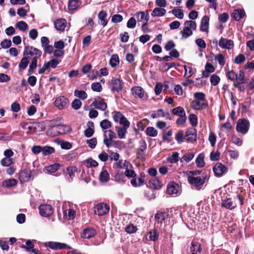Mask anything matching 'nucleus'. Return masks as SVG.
<instances>
[{
	"instance_id": "5fc2aeb1",
	"label": "nucleus",
	"mask_w": 254,
	"mask_h": 254,
	"mask_svg": "<svg viewBox=\"0 0 254 254\" xmlns=\"http://www.w3.org/2000/svg\"><path fill=\"white\" fill-rule=\"evenodd\" d=\"M189 120L192 127H194L197 125V117L195 114H190L189 116Z\"/></svg>"
},
{
	"instance_id": "a211bd4d",
	"label": "nucleus",
	"mask_w": 254,
	"mask_h": 254,
	"mask_svg": "<svg viewBox=\"0 0 254 254\" xmlns=\"http://www.w3.org/2000/svg\"><path fill=\"white\" fill-rule=\"evenodd\" d=\"M222 207L229 210H232L237 207L236 203L232 200L231 198H228L225 200H222L221 202Z\"/></svg>"
},
{
	"instance_id": "5701e85b",
	"label": "nucleus",
	"mask_w": 254,
	"mask_h": 254,
	"mask_svg": "<svg viewBox=\"0 0 254 254\" xmlns=\"http://www.w3.org/2000/svg\"><path fill=\"white\" fill-rule=\"evenodd\" d=\"M201 250L202 248L200 244L194 241H192L190 248L191 254H196L197 253H200Z\"/></svg>"
},
{
	"instance_id": "2eb2a0df",
	"label": "nucleus",
	"mask_w": 254,
	"mask_h": 254,
	"mask_svg": "<svg viewBox=\"0 0 254 254\" xmlns=\"http://www.w3.org/2000/svg\"><path fill=\"white\" fill-rule=\"evenodd\" d=\"M147 148V144L144 140L140 141L139 148L137 149L136 152V157L140 160L144 159V152Z\"/></svg>"
},
{
	"instance_id": "c85d7f7f",
	"label": "nucleus",
	"mask_w": 254,
	"mask_h": 254,
	"mask_svg": "<svg viewBox=\"0 0 254 254\" xmlns=\"http://www.w3.org/2000/svg\"><path fill=\"white\" fill-rule=\"evenodd\" d=\"M166 13V10L161 7L155 8L151 12L152 17H161L164 16Z\"/></svg>"
},
{
	"instance_id": "9b49d317",
	"label": "nucleus",
	"mask_w": 254,
	"mask_h": 254,
	"mask_svg": "<svg viewBox=\"0 0 254 254\" xmlns=\"http://www.w3.org/2000/svg\"><path fill=\"white\" fill-rule=\"evenodd\" d=\"M214 175L217 177H221L227 172V167L221 163H217L213 168Z\"/></svg>"
},
{
	"instance_id": "c9c22d12",
	"label": "nucleus",
	"mask_w": 254,
	"mask_h": 254,
	"mask_svg": "<svg viewBox=\"0 0 254 254\" xmlns=\"http://www.w3.org/2000/svg\"><path fill=\"white\" fill-rule=\"evenodd\" d=\"M46 134L51 137H55L59 135L56 125L53 126L48 128L46 131Z\"/></svg>"
},
{
	"instance_id": "412c9836",
	"label": "nucleus",
	"mask_w": 254,
	"mask_h": 254,
	"mask_svg": "<svg viewBox=\"0 0 254 254\" xmlns=\"http://www.w3.org/2000/svg\"><path fill=\"white\" fill-rule=\"evenodd\" d=\"M96 234V230L92 228H86L84 229L81 237L84 239H90Z\"/></svg>"
},
{
	"instance_id": "423d86ee",
	"label": "nucleus",
	"mask_w": 254,
	"mask_h": 254,
	"mask_svg": "<svg viewBox=\"0 0 254 254\" xmlns=\"http://www.w3.org/2000/svg\"><path fill=\"white\" fill-rule=\"evenodd\" d=\"M197 131L195 128L191 127L187 128L184 139L188 142L192 143L196 140Z\"/></svg>"
},
{
	"instance_id": "2f4dec72",
	"label": "nucleus",
	"mask_w": 254,
	"mask_h": 254,
	"mask_svg": "<svg viewBox=\"0 0 254 254\" xmlns=\"http://www.w3.org/2000/svg\"><path fill=\"white\" fill-rule=\"evenodd\" d=\"M18 184V181L15 179H9L5 180L2 182V186L4 188H9L15 186Z\"/></svg>"
},
{
	"instance_id": "4c0bfd02",
	"label": "nucleus",
	"mask_w": 254,
	"mask_h": 254,
	"mask_svg": "<svg viewBox=\"0 0 254 254\" xmlns=\"http://www.w3.org/2000/svg\"><path fill=\"white\" fill-rule=\"evenodd\" d=\"M114 180L119 183H123L125 182V175L123 172H120L119 171H115L114 176Z\"/></svg>"
},
{
	"instance_id": "cd10ccee",
	"label": "nucleus",
	"mask_w": 254,
	"mask_h": 254,
	"mask_svg": "<svg viewBox=\"0 0 254 254\" xmlns=\"http://www.w3.org/2000/svg\"><path fill=\"white\" fill-rule=\"evenodd\" d=\"M82 2L80 0H69L68 3V8L69 10L73 11L77 9Z\"/></svg>"
},
{
	"instance_id": "b1692460",
	"label": "nucleus",
	"mask_w": 254,
	"mask_h": 254,
	"mask_svg": "<svg viewBox=\"0 0 254 254\" xmlns=\"http://www.w3.org/2000/svg\"><path fill=\"white\" fill-rule=\"evenodd\" d=\"M149 187L154 190H159L163 186V184L157 178L150 179L149 181Z\"/></svg>"
},
{
	"instance_id": "37998d69",
	"label": "nucleus",
	"mask_w": 254,
	"mask_h": 254,
	"mask_svg": "<svg viewBox=\"0 0 254 254\" xmlns=\"http://www.w3.org/2000/svg\"><path fill=\"white\" fill-rule=\"evenodd\" d=\"M99 179L101 182L106 183L109 180V174L107 170L102 171L99 175Z\"/></svg>"
},
{
	"instance_id": "4d7b16f0",
	"label": "nucleus",
	"mask_w": 254,
	"mask_h": 254,
	"mask_svg": "<svg viewBox=\"0 0 254 254\" xmlns=\"http://www.w3.org/2000/svg\"><path fill=\"white\" fill-rule=\"evenodd\" d=\"M194 97L195 100L208 103L205 99V95L203 92H196L194 94Z\"/></svg>"
},
{
	"instance_id": "a18cd8bd",
	"label": "nucleus",
	"mask_w": 254,
	"mask_h": 254,
	"mask_svg": "<svg viewBox=\"0 0 254 254\" xmlns=\"http://www.w3.org/2000/svg\"><path fill=\"white\" fill-rule=\"evenodd\" d=\"M145 132L146 134L149 136L155 137L157 135V130L154 127H147Z\"/></svg>"
},
{
	"instance_id": "58836bf2",
	"label": "nucleus",
	"mask_w": 254,
	"mask_h": 254,
	"mask_svg": "<svg viewBox=\"0 0 254 254\" xmlns=\"http://www.w3.org/2000/svg\"><path fill=\"white\" fill-rule=\"evenodd\" d=\"M172 113L173 115L179 117H184L186 115L185 110L181 106H179L173 109L172 110Z\"/></svg>"
},
{
	"instance_id": "473e14b6",
	"label": "nucleus",
	"mask_w": 254,
	"mask_h": 254,
	"mask_svg": "<svg viewBox=\"0 0 254 254\" xmlns=\"http://www.w3.org/2000/svg\"><path fill=\"white\" fill-rule=\"evenodd\" d=\"M136 16H138V20L147 22L149 20V16L147 11H140L136 13Z\"/></svg>"
},
{
	"instance_id": "f8f14e48",
	"label": "nucleus",
	"mask_w": 254,
	"mask_h": 254,
	"mask_svg": "<svg viewBox=\"0 0 254 254\" xmlns=\"http://www.w3.org/2000/svg\"><path fill=\"white\" fill-rule=\"evenodd\" d=\"M19 179L21 183L28 182L31 178V171L24 169L19 173Z\"/></svg>"
},
{
	"instance_id": "0e129e2a",
	"label": "nucleus",
	"mask_w": 254,
	"mask_h": 254,
	"mask_svg": "<svg viewBox=\"0 0 254 254\" xmlns=\"http://www.w3.org/2000/svg\"><path fill=\"white\" fill-rule=\"evenodd\" d=\"M82 102L79 99H75L71 103V107L74 110H78L80 108Z\"/></svg>"
},
{
	"instance_id": "c03bdc74",
	"label": "nucleus",
	"mask_w": 254,
	"mask_h": 254,
	"mask_svg": "<svg viewBox=\"0 0 254 254\" xmlns=\"http://www.w3.org/2000/svg\"><path fill=\"white\" fill-rule=\"evenodd\" d=\"M74 95L81 100H85L87 97V93L83 90H75L74 92Z\"/></svg>"
},
{
	"instance_id": "9d476101",
	"label": "nucleus",
	"mask_w": 254,
	"mask_h": 254,
	"mask_svg": "<svg viewBox=\"0 0 254 254\" xmlns=\"http://www.w3.org/2000/svg\"><path fill=\"white\" fill-rule=\"evenodd\" d=\"M95 213L99 216H103L108 213L110 207L104 203H99L97 204L95 207Z\"/></svg>"
},
{
	"instance_id": "6ab92c4d",
	"label": "nucleus",
	"mask_w": 254,
	"mask_h": 254,
	"mask_svg": "<svg viewBox=\"0 0 254 254\" xmlns=\"http://www.w3.org/2000/svg\"><path fill=\"white\" fill-rule=\"evenodd\" d=\"M99 100L98 101L97 100H94V101L93 102L92 105H93L95 108L102 110L104 111L107 108V105L104 101V99L101 98L100 97H98Z\"/></svg>"
},
{
	"instance_id": "79ce46f5",
	"label": "nucleus",
	"mask_w": 254,
	"mask_h": 254,
	"mask_svg": "<svg viewBox=\"0 0 254 254\" xmlns=\"http://www.w3.org/2000/svg\"><path fill=\"white\" fill-rule=\"evenodd\" d=\"M181 32L182 37L184 38H187L192 34V31L189 26H185Z\"/></svg>"
},
{
	"instance_id": "6e6d98bb",
	"label": "nucleus",
	"mask_w": 254,
	"mask_h": 254,
	"mask_svg": "<svg viewBox=\"0 0 254 254\" xmlns=\"http://www.w3.org/2000/svg\"><path fill=\"white\" fill-rule=\"evenodd\" d=\"M100 126L103 129H107L112 127V123L108 120L105 119L100 122Z\"/></svg>"
},
{
	"instance_id": "f704fd0d",
	"label": "nucleus",
	"mask_w": 254,
	"mask_h": 254,
	"mask_svg": "<svg viewBox=\"0 0 254 254\" xmlns=\"http://www.w3.org/2000/svg\"><path fill=\"white\" fill-rule=\"evenodd\" d=\"M77 172V168L74 166H68L66 168V171L65 173H66V175L69 176V177L71 180H72L73 177L75 176V172Z\"/></svg>"
},
{
	"instance_id": "052dcab7",
	"label": "nucleus",
	"mask_w": 254,
	"mask_h": 254,
	"mask_svg": "<svg viewBox=\"0 0 254 254\" xmlns=\"http://www.w3.org/2000/svg\"><path fill=\"white\" fill-rule=\"evenodd\" d=\"M215 60L217 61L219 64L221 66H224L225 64V60L224 56L222 54H218L215 56Z\"/></svg>"
},
{
	"instance_id": "680f3d73",
	"label": "nucleus",
	"mask_w": 254,
	"mask_h": 254,
	"mask_svg": "<svg viewBox=\"0 0 254 254\" xmlns=\"http://www.w3.org/2000/svg\"><path fill=\"white\" fill-rule=\"evenodd\" d=\"M29 63L27 58L23 57L20 61L19 64V67L22 69H25L27 67Z\"/></svg>"
},
{
	"instance_id": "09e8293b",
	"label": "nucleus",
	"mask_w": 254,
	"mask_h": 254,
	"mask_svg": "<svg viewBox=\"0 0 254 254\" xmlns=\"http://www.w3.org/2000/svg\"><path fill=\"white\" fill-rule=\"evenodd\" d=\"M245 75L244 72L240 70L239 74L237 75V78L234 82H238L239 83H245Z\"/></svg>"
},
{
	"instance_id": "a878e982",
	"label": "nucleus",
	"mask_w": 254,
	"mask_h": 254,
	"mask_svg": "<svg viewBox=\"0 0 254 254\" xmlns=\"http://www.w3.org/2000/svg\"><path fill=\"white\" fill-rule=\"evenodd\" d=\"M169 218V214L167 212H158L155 215V221L160 223H162L166 219Z\"/></svg>"
},
{
	"instance_id": "f257e3e1",
	"label": "nucleus",
	"mask_w": 254,
	"mask_h": 254,
	"mask_svg": "<svg viewBox=\"0 0 254 254\" xmlns=\"http://www.w3.org/2000/svg\"><path fill=\"white\" fill-rule=\"evenodd\" d=\"M188 182L191 185L192 189L199 190L202 188L205 183V178L202 179L200 177L189 176Z\"/></svg>"
},
{
	"instance_id": "13d9d810",
	"label": "nucleus",
	"mask_w": 254,
	"mask_h": 254,
	"mask_svg": "<svg viewBox=\"0 0 254 254\" xmlns=\"http://www.w3.org/2000/svg\"><path fill=\"white\" fill-rule=\"evenodd\" d=\"M220 81V78L216 74H212L210 76V81L212 85H217Z\"/></svg>"
},
{
	"instance_id": "c756f323",
	"label": "nucleus",
	"mask_w": 254,
	"mask_h": 254,
	"mask_svg": "<svg viewBox=\"0 0 254 254\" xmlns=\"http://www.w3.org/2000/svg\"><path fill=\"white\" fill-rule=\"evenodd\" d=\"M107 16V13L105 10H101L99 12L98 15V17L100 20V24L105 27L108 23V20L106 18Z\"/></svg>"
},
{
	"instance_id": "1a4fd4ad",
	"label": "nucleus",
	"mask_w": 254,
	"mask_h": 254,
	"mask_svg": "<svg viewBox=\"0 0 254 254\" xmlns=\"http://www.w3.org/2000/svg\"><path fill=\"white\" fill-rule=\"evenodd\" d=\"M132 94L135 98H138L143 100L147 99V96H145V91L140 86H134L131 89Z\"/></svg>"
},
{
	"instance_id": "4468645a",
	"label": "nucleus",
	"mask_w": 254,
	"mask_h": 254,
	"mask_svg": "<svg viewBox=\"0 0 254 254\" xmlns=\"http://www.w3.org/2000/svg\"><path fill=\"white\" fill-rule=\"evenodd\" d=\"M219 46L223 49L230 50L233 48L234 42L231 40L221 37L219 41Z\"/></svg>"
},
{
	"instance_id": "3c124183",
	"label": "nucleus",
	"mask_w": 254,
	"mask_h": 254,
	"mask_svg": "<svg viewBox=\"0 0 254 254\" xmlns=\"http://www.w3.org/2000/svg\"><path fill=\"white\" fill-rule=\"evenodd\" d=\"M194 154L192 152H189L185 154L181 158V161H185L187 163L190 161L194 157Z\"/></svg>"
},
{
	"instance_id": "49530a36",
	"label": "nucleus",
	"mask_w": 254,
	"mask_h": 254,
	"mask_svg": "<svg viewBox=\"0 0 254 254\" xmlns=\"http://www.w3.org/2000/svg\"><path fill=\"white\" fill-rule=\"evenodd\" d=\"M171 12L176 17L179 19H182L184 17L183 10L181 9L174 8L173 9L171 10Z\"/></svg>"
},
{
	"instance_id": "393cba45",
	"label": "nucleus",
	"mask_w": 254,
	"mask_h": 254,
	"mask_svg": "<svg viewBox=\"0 0 254 254\" xmlns=\"http://www.w3.org/2000/svg\"><path fill=\"white\" fill-rule=\"evenodd\" d=\"M58 132L60 134H64L70 132L71 131V127L68 125H57Z\"/></svg>"
},
{
	"instance_id": "f3484780",
	"label": "nucleus",
	"mask_w": 254,
	"mask_h": 254,
	"mask_svg": "<svg viewBox=\"0 0 254 254\" xmlns=\"http://www.w3.org/2000/svg\"><path fill=\"white\" fill-rule=\"evenodd\" d=\"M113 118L115 122H119L120 124L129 122L121 112L118 111L114 112Z\"/></svg>"
},
{
	"instance_id": "dca6fc26",
	"label": "nucleus",
	"mask_w": 254,
	"mask_h": 254,
	"mask_svg": "<svg viewBox=\"0 0 254 254\" xmlns=\"http://www.w3.org/2000/svg\"><path fill=\"white\" fill-rule=\"evenodd\" d=\"M192 108L197 110H202L205 109L208 107V103L201 101L194 100L190 104Z\"/></svg>"
},
{
	"instance_id": "39448f33",
	"label": "nucleus",
	"mask_w": 254,
	"mask_h": 254,
	"mask_svg": "<svg viewBox=\"0 0 254 254\" xmlns=\"http://www.w3.org/2000/svg\"><path fill=\"white\" fill-rule=\"evenodd\" d=\"M46 246L48 247L51 249L56 250H70L71 249V247L66 244L57 242H48L45 244Z\"/></svg>"
},
{
	"instance_id": "ea45409f",
	"label": "nucleus",
	"mask_w": 254,
	"mask_h": 254,
	"mask_svg": "<svg viewBox=\"0 0 254 254\" xmlns=\"http://www.w3.org/2000/svg\"><path fill=\"white\" fill-rule=\"evenodd\" d=\"M147 236L149 240L155 241L158 238L159 233L156 229L152 230L148 233Z\"/></svg>"
},
{
	"instance_id": "69168bd1",
	"label": "nucleus",
	"mask_w": 254,
	"mask_h": 254,
	"mask_svg": "<svg viewBox=\"0 0 254 254\" xmlns=\"http://www.w3.org/2000/svg\"><path fill=\"white\" fill-rule=\"evenodd\" d=\"M16 27L20 30L23 31H25L28 28L27 24L23 21H20L16 23Z\"/></svg>"
},
{
	"instance_id": "603ef678",
	"label": "nucleus",
	"mask_w": 254,
	"mask_h": 254,
	"mask_svg": "<svg viewBox=\"0 0 254 254\" xmlns=\"http://www.w3.org/2000/svg\"><path fill=\"white\" fill-rule=\"evenodd\" d=\"M179 155L177 152H173L171 156L168 157L167 160L171 163H176L179 161Z\"/></svg>"
},
{
	"instance_id": "774afa93",
	"label": "nucleus",
	"mask_w": 254,
	"mask_h": 254,
	"mask_svg": "<svg viewBox=\"0 0 254 254\" xmlns=\"http://www.w3.org/2000/svg\"><path fill=\"white\" fill-rule=\"evenodd\" d=\"M237 75L233 70H231V71H228L226 73L227 77L231 81H233L234 82L236 80L237 78Z\"/></svg>"
},
{
	"instance_id": "20e7f679",
	"label": "nucleus",
	"mask_w": 254,
	"mask_h": 254,
	"mask_svg": "<svg viewBox=\"0 0 254 254\" xmlns=\"http://www.w3.org/2000/svg\"><path fill=\"white\" fill-rule=\"evenodd\" d=\"M23 55L28 56V58L32 57L34 55L36 56V58H40L42 55V52L32 46H27L24 48Z\"/></svg>"
},
{
	"instance_id": "864d4df0",
	"label": "nucleus",
	"mask_w": 254,
	"mask_h": 254,
	"mask_svg": "<svg viewBox=\"0 0 254 254\" xmlns=\"http://www.w3.org/2000/svg\"><path fill=\"white\" fill-rule=\"evenodd\" d=\"M34 245L30 240H28L26 241V246L23 245L21 246V248L28 252L31 251L34 248Z\"/></svg>"
},
{
	"instance_id": "6e6552de",
	"label": "nucleus",
	"mask_w": 254,
	"mask_h": 254,
	"mask_svg": "<svg viewBox=\"0 0 254 254\" xmlns=\"http://www.w3.org/2000/svg\"><path fill=\"white\" fill-rule=\"evenodd\" d=\"M39 209L40 215L45 217L52 215L54 212L52 206L49 204L40 205Z\"/></svg>"
},
{
	"instance_id": "bb28decb",
	"label": "nucleus",
	"mask_w": 254,
	"mask_h": 254,
	"mask_svg": "<svg viewBox=\"0 0 254 254\" xmlns=\"http://www.w3.org/2000/svg\"><path fill=\"white\" fill-rule=\"evenodd\" d=\"M245 15V11L243 9H237L234 11L232 14V18L236 20L239 21L244 17Z\"/></svg>"
},
{
	"instance_id": "8fccbe9b",
	"label": "nucleus",
	"mask_w": 254,
	"mask_h": 254,
	"mask_svg": "<svg viewBox=\"0 0 254 254\" xmlns=\"http://www.w3.org/2000/svg\"><path fill=\"white\" fill-rule=\"evenodd\" d=\"M55 151V149L53 147L45 146L44 147H42V153L45 155H50L52 154Z\"/></svg>"
},
{
	"instance_id": "72a5a7b5",
	"label": "nucleus",
	"mask_w": 254,
	"mask_h": 254,
	"mask_svg": "<svg viewBox=\"0 0 254 254\" xmlns=\"http://www.w3.org/2000/svg\"><path fill=\"white\" fill-rule=\"evenodd\" d=\"M61 165L59 163H55L54 164L46 166L45 167V170L48 173H55L60 169Z\"/></svg>"
},
{
	"instance_id": "4be33fe9",
	"label": "nucleus",
	"mask_w": 254,
	"mask_h": 254,
	"mask_svg": "<svg viewBox=\"0 0 254 254\" xmlns=\"http://www.w3.org/2000/svg\"><path fill=\"white\" fill-rule=\"evenodd\" d=\"M209 17L208 16H204L201 21L200 30L202 32H208L209 28Z\"/></svg>"
},
{
	"instance_id": "e2e57ef3",
	"label": "nucleus",
	"mask_w": 254,
	"mask_h": 254,
	"mask_svg": "<svg viewBox=\"0 0 254 254\" xmlns=\"http://www.w3.org/2000/svg\"><path fill=\"white\" fill-rule=\"evenodd\" d=\"M13 163L11 158H3L0 161V164L2 166L9 167Z\"/></svg>"
},
{
	"instance_id": "7ed1b4c3",
	"label": "nucleus",
	"mask_w": 254,
	"mask_h": 254,
	"mask_svg": "<svg viewBox=\"0 0 254 254\" xmlns=\"http://www.w3.org/2000/svg\"><path fill=\"white\" fill-rule=\"evenodd\" d=\"M250 123L248 120L244 118L240 119L237 122L236 130L237 131L245 134L248 131Z\"/></svg>"
},
{
	"instance_id": "ddd939ff",
	"label": "nucleus",
	"mask_w": 254,
	"mask_h": 254,
	"mask_svg": "<svg viewBox=\"0 0 254 254\" xmlns=\"http://www.w3.org/2000/svg\"><path fill=\"white\" fill-rule=\"evenodd\" d=\"M121 125H123V126L122 127L117 126L116 127V128L119 138L122 139L125 137L126 134L127 132V129L129 127L130 123H126Z\"/></svg>"
},
{
	"instance_id": "338daca9",
	"label": "nucleus",
	"mask_w": 254,
	"mask_h": 254,
	"mask_svg": "<svg viewBox=\"0 0 254 254\" xmlns=\"http://www.w3.org/2000/svg\"><path fill=\"white\" fill-rule=\"evenodd\" d=\"M85 164H86V166L88 168L92 167H95L98 165V162L96 161H95L91 158L87 159L86 160Z\"/></svg>"
},
{
	"instance_id": "de8ad7c7",
	"label": "nucleus",
	"mask_w": 254,
	"mask_h": 254,
	"mask_svg": "<svg viewBox=\"0 0 254 254\" xmlns=\"http://www.w3.org/2000/svg\"><path fill=\"white\" fill-rule=\"evenodd\" d=\"M184 131L180 130L175 135V139L179 144H181L184 141Z\"/></svg>"
},
{
	"instance_id": "aec40b11",
	"label": "nucleus",
	"mask_w": 254,
	"mask_h": 254,
	"mask_svg": "<svg viewBox=\"0 0 254 254\" xmlns=\"http://www.w3.org/2000/svg\"><path fill=\"white\" fill-rule=\"evenodd\" d=\"M66 25V21L64 18L58 19L54 22L55 27L58 31H64Z\"/></svg>"
},
{
	"instance_id": "bf43d9fd",
	"label": "nucleus",
	"mask_w": 254,
	"mask_h": 254,
	"mask_svg": "<svg viewBox=\"0 0 254 254\" xmlns=\"http://www.w3.org/2000/svg\"><path fill=\"white\" fill-rule=\"evenodd\" d=\"M137 230L136 226H134L132 224H129L125 228L126 232L128 234H132L135 233Z\"/></svg>"
},
{
	"instance_id": "0eeeda50",
	"label": "nucleus",
	"mask_w": 254,
	"mask_h": 254,
	"mask_svg": "<svg viewBox=\"0 0 254 254\" xmlns=\"http://www.w3.org/2000/svg\"><path fill=\"white\" fill-rule=\"evenodd\" d=\"M54 103V105L59 109L62 110L68 107L69 100L66 97L61 96L56 99Z\"/></svg>"
},
{
	"instance_id": "e433bc0d",
	"label": "nucleus",
	"mask_w": 254,
	"mask_h": 254,
	"mask_svg": "<svg viewBox=\"0 0 254 254\" xmlns=\"http://www.w3.org/2000/svg\"><path fill=\"white\" fill-rule=\"evenodd\" d=\"M109 63L112 67H115L119 65L120 59L118 55L117 54L113 55L110 58Z\"/></svg>"
},
{
	"instance_id": "a19ab883",
	"label": "nucleus",
	"mask_w": 254,
	"mask_h": 254,
	"mask_svg": "<svg viewBox=\"0 0 254 254\" xmlns=\"http://www.w3.org/2000/svg\"><path fill=\"white\" fill-rule=\"evenodd\" d=\"M204 155L202 153H200L198 155L195 160L196 165L199 168L203 167L205 165V162L204 161Z\"/></svg>"
},
{
	"instance_id": "7c9ffc66",
	"label": "nucleus",
	"mask_w": 254,
	"mask_h": 254,
	"mask_svg": "<svg viewBox=\"0 0 254 254\" xmlns=\"http://www.w3.org/2000/svg\"><path fill=\"white\" fill-rule=\"evenodd\" d=\"M178 185L172 182L169 184L167 188V191L170 194H176L178 192Z\"/></svg>"
},
{
	"instance_id": "f03ea898",
	"label": "nucleus",
	"mask_w": 254,
	"mask_h": 254,
	"mask_svg": "<svg viewBox=\"0 0 254 254\" xmlns=\"http://www.w3.org/2000/svg\"><path fill=\"white\" fill-rule=\"evenodd\" d=\"M109 85L112 92L119 93L123 89L124 82L120 78L113 77L110 81L109 82Z\"/></svg>"
}]
</instances>
